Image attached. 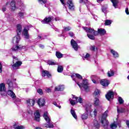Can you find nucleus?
Returning <instances> with one entry per match:
<instances>
[{"instance_id":"obj_1","label":"nucleus","mask_w":129,"mask_h":129,"mask_svg":"<svg viewBox=\"0 0 129 129\" xmlns=\"http://www.w3.org/2000/svg\"><path fill=\"white\" fill-rule=\"evenodd\" d=\"M43 116L47 122V123L44 124V126L49 128H53L54 127V124H53V122L51 121V118L49 116L48 112H44Z\"/></svg>"},{"instance_id":"obj_2","label":"nucleus","mask_w":129,"mask_h":129,"mask_svg":"<svg viewBox=\"0 0 129 129\" xmlns=\"http://www.w3.org/2000/svg\"><path fill=\"white\" fill-rule=\"evenodd\" d=\"M7 83L9 85L8 91H7V94L11 96L12 98H16V94L13 91V89H14V87L13 86V82H11V81L8 80Z\"/></svg>"},{"instance_id":"obj_3","label":"nucleus","mask_w":129,"mask_h":129,"mask_svg":"<svg viewBox=\"0 0 129 129\" xmlns=\"http://www.w3.org/2000/svg\"><path fill=\"white\" fill-rule=\"evenodd\" d=\"M13 64L12 66V70H17L20 68V66L22 65V61H19V59L17 57L13 56Z\"/></svg>"},{"instance_id":"obj_4","label":"nucleus","mask_w":129,"mask_h":129,"mask_svg":"<svg viewBox=\"0 0 129 129\" xmlns=\"http://www.w3.org/2000/svg\"><path fill=\"white\" fill-rule=\"evenodd\" d=\"M73 77H74V76H72V78H73V80L77 83V84L78 85V86H79L80 88L83 87L85 90H88V81H87V80H83L82 83L79 84V82H77Z\"/></svg>"},{"instance_id":"obj_5","label":"nucleus","mask_w":129,"mask_h":129,"mask_svg":"<svg viewBox=\"0 0 129 129\" xmlns=\"http://www.w3.org/2000/svg\"><path fill=\"white\" fill-rule=\"evenodd\" d=\"M73 99L74 100H72V99H69V101L70 102V103L71 104H72V105H75V104H76L77 102H79V103H82L83 101L82 100V98L80 97L78 99V97L75 96H73Z\"/></svg>"},{"instance_id":"obj_6","label":"nucleus","mask_w":129,"mask_h":129,"mask_svg":"<svg viewBox=\"0 0 129 129\" xmlns=\"http://www.w3.org/2000/svg\"><path fill=\"white\" fill-rule=\"evenodd\" d=\"M6 90H7V89L6 88V86L5 85V84L2 83L0 84V91L1 92V95H6Z\"/></svg>"},{"instance_id":"obj_7","label":"nucleus","mask_w":129,"mask_h":129,"mask_svg":"<svg viewBox=\"0 0 129 129\" xmlns=\"http://www.w3.org/2000/svg\"><path fill=\"white\" fill-rule=\"evenodd\" d=\"M20 41H21V37H20V35L17 34L13 37L12 43H13V44H19Z\"/></svg>"},{"instance_id":"obj_8","label":"nucleus","mask_w":129,"mask_h":129,"mask_svg":"<svg viewBox=\"0 0 129 129\" xmlns=\"http://www.w3.org/2000/svg\"><path fill=\"white\" fill-rule=\"evenodd\" d=\"M51 21H54V17L53 16H49L48 17H46L43 21H42V24H48V23H50Z\"/></svg>"},{"instance_id":"obj_9","label":"nucleus","mask_w":129,"mask_h":129,"mask_svg":"<svg viewBox=\"0 0 129 129\" xmlns=\"http://www.w3.org/2000/svg\"><path fill=\"white\" fill-rule=\"evenodd\" d=\"M117 125L119 126V127H121V124H120V122H116L114 121L113 123H112L110 125V127L111 129H115L117 127Z\"/></svg>"},{"instance_id":"obj_10","label":"nucleus","mask_w":129,"mask_h":129,"mask_svg":"<svg viewBox=\"0 0 129 129\" xmlns=\"http://www.w3.org/2000/svg\"><path fill=\"white\" fill-rule=\"evenodd\" d=\"M71 44L74 50H75L76 51H77V50H78V44H77V42H76L75 40H74V39L71 40Z\"/></svg>"},{"instance_id":"obj_11","label":"nucleus","mask_w":129,"mask_h":129,"mask_svg":"<svg viewBox=\"0 0 129 129\" xmlns=\"http://www.w3.org/2000/svg\"><path fill=\"white\" fill-rule=\"evenodd\" d=\"M22 34L24 36V38L26 40H28V39H29L30 35H29V30L28 29L24 28Z\"/></svg>"},{"instance_id":"obj_12","label":"nucleus","mask_w":129,"mask_h":129,"mask_svg":"<svg viewBox=\"0 0 129 129\" xmlns=\"http://www.w3.org/2000/svg\"><path fill=\"white\" fill-rule=\"evenodd\" d=\"M109 83H110V82H109L108 80L106 79L102 80L100 81V84L101 85H102V86H108Z\"/></svg>"},{"instance_id":"obj_13","label":"nucleus","mask_w":129,"mask_h":129,"mask_svg":"<svg viewBox=\"0 0 129 129\" xmlns=\"http://www.w3.org/2000/svg\"><path fill=\"white\" fill-rule=\"evenodd\" d=\"M37 103L39 106H44V105H45V104L46 103L45 99L44 98L39 99L37 101Z\"/></svg>"},{"instance_id":"obj_14","label":"nucleus","mask_w":129,"mask_h":129,"mask_svg":"<svg viewBox=\"0 0 129 129\" xmlns=\"http://www.w3.org/2000/svg\"><path fill=\"white\" fill-rule=\"evenodd\" d=\"M113 96H114V94H113V92H111L110 91H109L107 94L106 95V98L107 99V100H109V99H110V98H113Z\"/></svg>"},{"instance_id":"obj_15","label":"nucleus","mask_w":129,"mask_h":129,"mask_svg":"<svg viewBox=\"0 0 129 129\" xmlns=\"http://www.w3.org/2000/svg\"><path fill=\"white\" fill-rule=\"evenodd\" d=\"M101 123L102 125L104 126L105 128H106V127H107V125H108V121H107L105 118L101 119Z\"/></svg>"},{"instance_id":"obj_16","label":"nucleus","mask_w":129,"mask_h":129,"mask_svg":"<svg viewBox=\"0 0 129 129\" xmlns=\"http://www.w3.org/2000/svg\"><path fill=\"white\" fill-rule=\"evenodd\" d=\"M27 103L28 106H34L35 104V100L29 99L27 100Z\"/></svg>"},{"instance_id":"obj_17","label":"nucleus","mask_w":129,"mask_h":129,"mask_svg":"<svg viewBox=\"0 0 129 129\" xmlns=\"http://www.w3.org/2000/svg\"><path fill=\"white\" fill-rule=\"evenodd\" d=\"M100 103L99 99L97 97H95L93 100V105L94 106H98Z\"/></svg>"},{"instance_id":"obj_18","label":"nucleus","mask_w":129,"mask_h":129,"mask_svg":"<svg viewBox=\"0 0 129 129\" xmlns=\"http://www.w3.org/2000/svg\"><path fill=\"white\" fill-rule=\"evenodd\" d=\"M42 75L43 77H45V76H47L48 78H51V76L50 73H49V72L47 71H43L42 72Z\"/></svg>"},{"instance_id":"obj_19","label":"nucleus","mask_w":129,"mask_h":129,"mask_svg":"<svg viewBox=\"0 0 129 129\" xmlns=\"http://www.w3.org/2000/svg\"><path fill=\"white\" fill-rule=\"evenodd\" d=\"M64 85H59L55 87V91H63L64 89Z\"/></svg>"},{"instance_id":"obj_20","label":"nucleus","mask_w":129,"mask_h":129,"mask_svg":"<svg viewBox=\"0 0 129 129\" xmlns=\"http://www.w3.org/2000/svg\"><path fill=\"white\" fill-rule=\"evenodd\" d=\"M68 4L69 5V8L70 10H71L72 11L74 10V5L73 4L72 0H69L68 2Z\"/></svg>"},{"instance_id":"obj_21","label":"nucleus","mask_w":129,"mask_h":129,"mask_svg":"<svg viewBox=\"0 0 129 129\" xmlns=\"http://www.w3.org/2000/svg\"><path fill=\"white\" fill-rule=\"evenodd\" d=\"M86 112L81 115V118L83 120L87 119L88 118V110L86 109Z\"/></svg>"},{"instance_id":"obj_22","label":"nucleus","mask_w":129,"mask_h":129,"mask_svg":"<svg viewBox=\"0 0 129 129\" xmlns=\"http://www.w3.org/2000/svg\"><path fill=\"white\" fill-rule=\"evenodd\" d=\"M22 25L18 24L17 25V35H21L22 34Z\"/></svg>"},{"instance_id":"obj_23","label":"nucleus","mask_w":129,"mask_h":129,"mask_svg":"<svg viewBox=\"0 0 129 129\" xmlns=\"http://www.w3.org/2000/svg\"><path fill=\"white\" fill-rule=\"evenodd\" d=\"M34 115H35V120H36V121H40V113L39 112V111H36Z\"/></svg>"},{"instance_id":"obj_24","label":"nucleus","mask_w":129,"mask_h":129,"mask_svg":"<svg viewBox=\"0 0 129 129\" xmlns=\"http://www.w3.org/2000/svg\"><path fill=\"white\" fill-rule=\"evenodd\" d=\"M11 9L12 11H16L17 10V7L16 6V2L12 1L10 3Z\"/></svg>"},{"instance_id":"obj_25","label":"nucleus","mask_w":129,"mask_h":129,"mask_svg":"<svg viewBox=\"0 0 129 129\" xmlns=\"http://www.w3.org/2000/svg\"><path fill=\"white\" fill-rule=\"evenodd\" d=\"M94 97H99L100 95V91L99 89H96L94 92Z\"/></svg>"},{"instance_id":"obj_26","label":"nucleus","mask_w":129,"mask_h":129,"mask_svg":"<svg viewBox=\"0 0 129 129\" xmlns=\"http://www.w3.org/2000/svg\"><path fill=\"white\" fill-rule=\"evenodd\" d=\"M84 30L86 31V33H92L94 32V29L91 28H88L87 27H83Z\"/></svg>"},{"instance_id":"obj_27","label":"nucleus","mask_w":129,"mask_h":129,"mask_svg":"<svg viewBox=\"0 0 129 129\" xmlns=\"http://www.w3.org/2000/svg\"><path fill=\"white\" fill-rule=\"evenodd\" d=\"M93 123H94L93 127H95L97 129L99 128V127H100L99 123H98V121H97L96 119H94Z\"/></svg>"},{"instance_id":"obj_28","label":"nucleus","mask_w":129,"mask_h":129,"mask_svg":"<svg viewBox=\"0 0 129 129\" xmlns=\"http://www.w3.org/2000/svg\"><path fill=\"white\" fill-rule=\"evenodd\" d=\"M108 77H111L114 75V71L112 69L110 70V71L107 72Z\"/></svg>"},{"instance_id":"obj_29","label":"nucleus","mask_w":129,"mask_h":129,"mask_svg":"<svg viewBox=\"0 0 129 129\" xmlns=\"http://www.w3.org/2000/svg\"><path fill=\"white\" fill-rule=\"evenodd\" d=\"M111 54H112L114 58L118 57V53H117V52L115 51L114 50L111 49Z\"/></svg>"},{"instance_id":"obj_30","label":"nucleus","mask_w":129,"mask_h":129,"mask_svg":"<svg viewBox=\"0 0 129 129\" xmlns=\"http://www.w3.org/2000/svg\"><path fill=\"white\" fill-rule=\"evenodd\" d=\"M111 3L113 4V7H114L115 9L117 8V4H118V1L117 0H111Z\"/></svg>"},{"instance_id":"obj_31","label":"nucleus","mask_w":129,"mask_h":129,"mask_svg":"<svg viewBox=\"0 0 129 129\" xmlns=\"http://www.w3.org/2000/svg\"><path fill=\"white\" fill-rule=\"evenodd\" d=\"M98 32L100 35H105V34L106 33V31L102 29H98Z\"/></svg>"},{"instance_id":"obj_32","label":"nucleus","mask_w":129,"mask_h":129,"mask_svg":"<svg viewBox=\"0 0 129 129\" xmlns=\"http://www.w3.org/2000/svg\"><path fill=\"white\" fill-rule=\"evenodd\" d=\"M117 111L118 113L125 112V109L123 108H118V107H117Z\"/></svg>"},{"instance_id":"obj_33","label":"nucleus","mask_w":129,"mask_h":129,"mask_svg":"<svg viewBox=\"0 0 129 129\" xmlns=\"http://www.w3.org/2000/svg\"><path fill=\"white\" fill-rule=\"evenodd\" d=\"M64 68H63V66L58 65L57 67V72L59 73H61L63 72Z\"/></svg>"},{"instance_id":"obj_34","label":"nucleus","mask_w":129,"mask_h":129,"mask_svg":"<svg viewBox=\"0 0 129 129\" xmlns=\"http://www.w3.org/2000/svg\"><path fill=\"white\" fill-rule=\"evenodd\" d=\"M71 113L73 115V117L75 118V119H77V115H76V113L75 111L73 109L71 110Z\"/></svg>"},{"instance_id":"obj_35","label":"nucleus","mask_w":129,"mask_h":129,"mask_svg":"<svg viewBox=\"0 0 129 129\" xmlns=\"http://www.w3.org/2000/svg\"><path fill=\"white\" fill-rule=\"evenodd\" d=\"M14 128L15 129H24L25 126L23 125H17V124L14 125Z\"/></svg>"},{"instance_id":"obj_36","label":"nucleus","mask_w":129,"mask_h":129,"mask_svg":"<svg viewBox=\"0 0 129 129\" xmlns=\"http://www.w3.org/2000/svg\"><path fill=\"white\" fill-rule=\"evenodd\" d=\"M47 64L48 65H52V66H53V65H57V62H55V61H54L53 60H48L47 61Z\"/></svg>"},{"instance_id":"obj_37","label":"nucleus","mask_w":129,"mask_h":129,"mask_svg":"<svg viewBox=\"0 0 129 129\" xmlns=\"http://www.w3.org/2000/svg\"><path fill=\"white\" fill-rule=\"evenodd\" d=\"M18 50H20V45L19 46L16 45L15 46H13L12 48V51H14V52H16Z\"/></svg>"},{"instance_id":"obj_38","label":"nucleus","mask_w":129,"mask_h":129,"mask_svg":"<svg viewBox=\"0 0 129 129\" xmlns=\"http://www.w3.org/2000/svg\"><path fill=\"white\" fill-rule=\"evenodd\" d=\"M107 113H108V110H106L103 114L102 115V117L101 118V119H103V118H105V119H106V117H107Z\"/></svg>"},{"instance_id":"obj_39","label":"nucleus","mask_w":129,"mask_h":129,"mask_svg":"<svg viewBox=\"0 0 129 129\" xmlns=\"http://www.w3.org/2000/svg\"><path fill=\"white\" fill-rule=\"evenodd\" d=\"M111 23H112V21H111V20H107L105 21V25L109 26V25H111Z\"/></svg>"},{"instance_id":"obj_40","label":"nucleus","mask_w":129,"mask_h":129,"mask_svg":"<svg viewBox=\"0 0 129 129\" xmlns=\"http://www.w3.org/2000/svg\"><path fill=\"white\" fill-rule=\"evenodd\" d=\"M90 57V54L89 53H87L85 56L83 57V60H89V58Z\"/></svg>"},{"instance_id":"obj_41","label":"nucleus","mask_w":129,"mask_h":129,"mask_svg":"<svg viewBox=\"0 0 129 129\" xmlns=\"http://www.w3.org/2000/svg\"><path fill=\"white\" fill-rule=\"evenodd\" d=\"M24 15H25V13L23 12H19L18 14V17L19 18H20V19H23V18H24Z\"/></svg>"},{"instance_id":"obj_42","label":"nucleus","mask_w":129,"mask_h":129,"mask_svg":"<svg viewBox=\"0 0 129 129\" xmlns=\"http://www.w3.org/2000/svg\"><path fill=\"white\" fill-rule=\"evenodd\" d=\"M56 56L57 58H62V57H63V54H62V53H60L59 52H56Z\"/></svg>"},{"instance_id":"obj_43","label":"nucleus","mask_w":129,"mask_h":129,"mask_svg":"<svg viewBox=\"0 0 129 129\" xmlns=\"http://www.w3.org/2000/svg\"><path fill=\"white\" fill-rule=\"evenodd\" d=\"M118 100L119 103H120V104H122V103H123V102H124L123 100L120 97H118Z\"/></svg>"},{"instance_id":"obj_44","label":"nucleus","mask_w":129,"mask_h":129,"mask_svg":"<svg viewBox=\"0 0 129 129\" xmlns=\"http://www.w3.org/2000/svg\"><path fill=\"white\" fill-rule=\"evenodd\" d=\"M87 36L88 37V38H89V39H91V40H94V39H95V37H94V36L91 35V34H87Z\"/></svg>"},{"instance_id":"obj_45","label":"nucleus","mask_w":129,"mask_h":129,"mask_svg":"<svg viewBox=\"0 0 129 129\" xmlns=\"http://www.w3.org/2000/svg\"><path fill=\"white\" fill-rule=\"evenodd\" d=\"M38 2L39 3V4H46V3H47V0H38Z\"/></svg>"},{"instance_id":"obj_46","label":"nucleus","mask_w":129,"mask_h":129,"mask_svg":"<svg viewBox=\"0 0 129 129\" xmlns=\"http://www.w3.org/2000/svg\"><path fill=\"white\" fill-rule=\"evenodd\" d=\"M76 77H77V78H78V79H82V76L80 75H79V74H76Z\"/></svg>"},{"instance_id":"obj_47","label":"nucleus","mask_w":129,"mask_h":129,"mask_svg":"<svg viewBox=\"0 0 129 129\" xmlns=\"http://www.w3.org/2000/svg\"><path fill=\"white\" fill-rule=\"evenodd\" d=\"M8 5H9V3L7 2V3H6V6H3V9H2V10H3V12H6L7 6H8Z\"/></svg>"},{"instance_id":"obj_48","label":"nucleus","mask_w":129,"mask_h":129,"mask_svg":"<svg viewBox=\"0 0 129 129\" xmlns=\"http://www.w3.org/2000/svg\"><path fill=\"white\" fill-rule=\"evenodd\" d=\"M64 31H66L67 32H68V31H70V30H71V27H64Z\"/></svg>"},{"instance_id":"obj_49","label":"nucleus","mask_w":129,"mask_h":129,"mask_svg":"<svg viewBox=\"0 0 129 129\" xmlns=\"http://www.w3.org/2000/svg\"><path fill=\"white\" fill-rule=\"evenodd\" d=\"M37 92H38V93H39V94H40V95L43 94V90H42V89H38L37 90Z\"/></svg>"},{"instance_id":"obj_50","label":"nucleus","mask_w":129,"mask_h":129,"mask_svg":"<svg viewBox=\"0 0 129 129\" xmlns=\"http://www.w3.org/2000/svg\"><path fill=\"white\" fill-rule=\"evenodd\" d=\"M53 104H54V105H55V106H56L57 107H58V108H61V106H58L56 102H54L53 103Z\"/></svg>"},{"instance_id":"obj_51","label":"nucleus","mask_w":129,"mask_h":129,"mask_svg":"<svg viewBox=\"0 0 129 129\" xmlns=\"http://www.w3.org/2000/svg\"><path fill=\"white\" fill-rule=\"evenodd\" d=\"M19 49L20 50H22L23 49H26V46L19 45Z\"/></svg>"},{"instance_id":"obj_52","label":"nucleus","mask_w":129,"mask_h":129,"mask_svg":"<svg viewBox=\"0 0 129 129\" xmlns=\"http://www.w3.org/2000/svg\"><path fill=\"white\" fill-rule=\"evenodd\" d=\"M93 35H94V36H97V35L99 34L98 31H95V30L94 31H93Z\"/></svg>"},{"instance_id":"obj_53","label":"nucleus","mask_w":129,"mask_h":129,"mask_svg":"<svg viewBox=\"0 0 129 129\" xmlns=\"http://www.w3.org/2000/svg\"><path fill=\"white\" fill-rule=\"evenodd\" d=\"M95 48H96L95 46H92L91 47V50H92V51H95Z\"/></svg>"},{"instance_id":"obj_54","label":"nucleus","mask_w":129,"mask_h":129,"mask_svg":"<svg viewBox=\"0 0 129 129\" xmlns=\"http://www.w3.org/2000/svg\"><path fill=\"white\" fill-rule=\"evenodd\" d=\"M93 113L95 116L97 114V111L96 110V109H94Z\"/></svg>"},{"instance_id":"obj_55","label":"nucleus","mask_w":129,"mask_h":129,"mask_svg":"<svg viewBox=\"0 0 129 129\" xmlns=\"http://www.w3.org/2000/svg\"><path fill=\"white\" fill-rule=\"evenodd\" d=\"M126 15H128L129 14V12H128V8H126L125 9V11Z\"/></svg>"},{"instance_id":"obj_56","label":"nucleus","mask_w":129,"mask_h":129,"mask_svg":"<svg viewBox=\"0 0 129 129\" xmlns=\"http://www.w3.org/2000/svg\"><path fill=\"white\" fill-rule=\"evenodd\" d=\"M69 35L71 37H73V36H74V34H73V32H69Z\"/></svg>"},{"instance_id":"obj_57","label":"nucleus","mask_w":129,"mask_h":129,"mask_svg":"<svg viewBox=\"0 0 129 129\" xmlns=\"http://www.w3.org/2000/svg\"><path fill=\"white\" fill-rule=\"evenodd\" d=\"M3 68V66H2V64L0 62V73H2L3 72V70L2 69Z\"/></svg>"},{"instance_id":"obj_58","label":"nucleus","mask_w":129,"mask_h":129,"mask_svg":"<svg viewBox=\"0 0 129 129\" xmlns=\"http://www.w3.org/2000/svg\"><path fill=\"white\" fill-rule=\"evenodd\" d=\"M38 46H39V47L40 48H41V49H44V45H43V44H39Z\"/></svg>"},{"instance_id":"obj_59","label":"nucleus","mask_w":129,"mask_h":129,"mask_svg":"<svg viewBox=\"0 0 129 129\" xmlns=\"http://www.w3.org/2000/svg\"><path fill=\"white\" fill-rule=\"evenodd\" d=\"M54 20H55V21H56V22H57V21L60 20V18H59V17H55V18H54Z\"/></svg>"},{"instance_id":"obj_60","label":"nucleus","mask_w":129,"mask_h":129,"mask_svg":"<svg viewBox=\"0 0 129 129\" xmlns=\"http://www.w3.org/2000/svg\"><path fill=\"white\" fill-rule=\"evenodd\" d=\"M28 113L29 114H32V113H33V111L31 110H28Z\"/></svg>"},{"instance_id":"obj_61","label":"nucleus","mask_w":129,"mask_h":129,"mask_svg":"<svg viewBox=\"0 0 129 129\" xmlns=\"http://www.w3.org/2000/svg\"><path fill=\"white\" fill-rule=\"evenodd\" d=\"M46 91L48 93L49 92H51V89H46Z\"/></svg>"},{"instance_id":"obj_62","label":"nucleus","mask_w":129,"mask_h":129,"mask_svg":"<svg viewBox=\"0 0 129 129\" xmlns=\"http://www.w3.org/2000/svg\"><path fill=\"white\" fill-rule=\"evenodd\" d=\"M106 11V8H102V12L103 13H105Z\"/></svg>"},{"instance_id":"obj_63","label":"nucleus","mask_w":129,"mask_h":129,"mask_svg":"<svg viewBox=\"0 0 129 129\" xmlns=\"http://www.w3.org/2000/svg\"><path fill=\"white\" fill-rule=\"evenodd\" d=\"M60 2L62 5H65V3L64 2V0H60Z\"/></svg>"},{"instance_id":"obj_64","label":"nucleus","mask_w":129,"mask_h":129,"mask_svg":"<svg viewBox=\"0 0 129 129\" xmlns=\"http://www.w3.org/2000/svg\"><path fill=\"white\" fill-rule=\"evenodd\" d=\"M126 124H127V126H128V127H129V121H126Z\"/></svg>"}]
</instances>
